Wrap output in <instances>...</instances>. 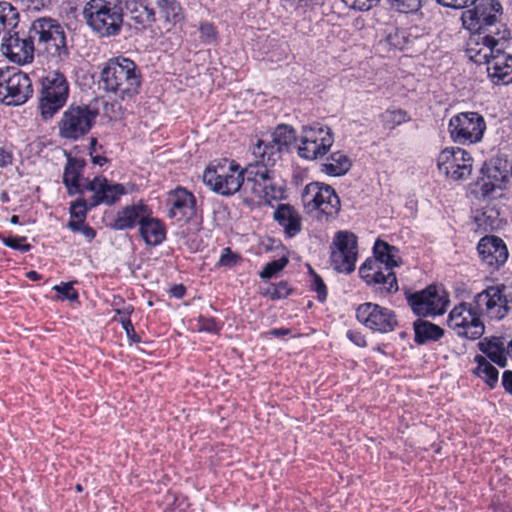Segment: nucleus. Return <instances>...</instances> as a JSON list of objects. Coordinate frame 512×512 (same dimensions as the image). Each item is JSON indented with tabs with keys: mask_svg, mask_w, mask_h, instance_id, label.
<instances>
[{
	"mask_svg": "<svg viewBox=\"0 0 512 512\" xmlns=\"http://www.w3.org/2000/svg\"><path fill=\"white\" fill-rule=\"evenodd\" d=\"M508 301L500 286H490L475 295L472 302H461L449 312L447 324L455 334L467 340H478L485 333L481 319L487 315L490 319L500 320L508 313Z\"/></svg>",
	"mask_w": 512,
	"mask_h": 512,
	"instance_id": "f257e3e1",
	"label": "nucleus"
},
{
	"mask_svg": "<svg viewBox=\"0 0 512 512\" xmlns=\"http://www.w3.org/2000/svg\"><path fill=\"white\" fill-rule=\"evenodd\" d=\"M100 83L107 93H112L122 101L131 100L140 90L142 74L137 64L130 58L118 56L104 63L100 73Z\"/></svg>",
	"mask_w": 512,
	"mask_h": 512,
	"instance_id": "f03ea898",
	"label": "nucleus"
},
{
	"mask_svg": "<svg viewBox=\"0 0 512 512\" xmlns=\"http://www.w3.org/2000/svg\"><path fill=\"white\" fill-rule=\"evenodd\" d=\"M498 41L492 35L471 34L466 44L467 57L477 65L488 64V72L496 84L512 83L511 55L496 49Z\"/></svg>",
	"mask_w": 512,
	"mask_h": 512,
	"instance_id": "7ed1b4c3",
	"label": "nucleus"
},
{
	"mask_svg": "<svg viewBox=\"0 0 512 512\" xmlns=\"http://www.w3.org/2000/svg\"><path fill=\"white\" fill-rule=\"evenodd\" d=\"M275 164H268L265 159L254 158L244 167L243 192L250 194L253 200L272 206L273 201L286 198L283 185L274 177L271 169Z\"/></svg>",
	"mask_w": 512,
	"mask_h": 512,
	"instance_id": "20e7f679",
	"label": "nucleus"
},
{
	"mask_svg": "<svg viewBox=\"0 0 512 512\" xmlns=\"http://www.w3.org/2000/svg\"><path fill=\"white\" fill-rule=\"evenodd\" d=\"M29 34L38 53L60 60L69 56L66 32L57 20L50 17L37 18L29 27Z\"/></svg>",
	"mask_w": 512,
	"mask_h": 512,
	"instance_id": "39448f33",
	"label": "nucleus"
},
{
	"mask_svg": "<svg viewBox=\"0 0 512 512\" xmlns=\"http://www.w3.org/2000/svg\"><path fill=\"white\" fill-rule=\"evenodd\" d=\"M203 183L213 192L232 196L243 190L244 168L228 158L211 161L203 172Z\"/></svg>",
	"mask_w": 512,
	"mask_h": 512,
	"instance_id": "423d86ee",
	"label": "nucleus"
},
{
	"mask_svg": "<svg viewBox=\"0 0 512 512\" xmlns=\"http://www.w3.org/2000/svg\"><path fill=\"white\" fill-rule=\"evenodd\" d=\"M83 16L93 31L102 37L118 35L123 23L121 6L106 0H90L83 9Z\"/></svg>",
	"mask_w": 512,
	"mask_h": 512,
	"instance_id": "0eeeda50",
	"label": "nucleus"
},
{
	"mask_svg": "<svg viewBox=\"0 0 512 512\" xmlns=\"http://www.w3.org/2000/svg\"><path fill=\"white\" fill-rule=\"evenodd\" d=\"M512 164L505 154H497L486 161L481 169V177L472 185V193L477 198H494L497 190H502L509 182Z\"/></svg>",
	"mask_w": 512,
	"mask_h": 512,
	"instance_id": "6e6552de",
	"label": "nucleus"
},
{
	"mask_svg": "<svg viewBox=\"0 0 512 512\" xmlns=\"http://www.w3.org/2000/svg\"><path fill=\"white\" fill-rule=\"evenodd\" d=\"M403 294L413 314L420 318L443 315L450 303L449 294L434 284L418 291L405 288Z\"/></svg>",
	"mask_w": 512,
	"mask_h": 512,
	"instance_id": "1a4fd4ad",
	"label": "nucleus"
},
{
	"mask_svg": "<svg viewBox=\"0 0 512 512\" xmlns=\"http://www.w3.org/2000/svg\"><path fill=\"white\" fill-rule=\"evenodd\" d=\"M69 96V83L59 71L48 72L41 80L39 110L43 120L51 119L66 104Z\"/></svg>",
	"mask_w": 512,
	"mask_h": 512,
	"instance_id": "9d476101",
	"label": "nucleus"
},
{
	"mask_svg": "<svg viewBox=\"0 0 512 512\" xmlns=\"http://www.w3.org/2000/svg\"><path fill=\"white\" fill-rule=\"evenodd\" d=\"M333 143L334 134L332 129L327 125L315 122L303 127L297 153L302 159L318 160L329 152Z\"/></svg>",
	"mask_w": 512,
	"mask_h": 512,
	"instance_id": "9b49d317",
	"label": "nucleus"
},
{
	"mask_svg": "<svg viewBox=\"0 0 512 512\" xmlns=\"http://www.w3.org/2000/svg\"><path fill=\"white\" fill-rule=\"evenodd\" d=\"M30 77L14 67L0 69V101L9 106H19L32 97Z\"/></svg>",
	"mask_w": 512,
	"mask_h": 512,
	"instance_id": "f8f14e48",
	"label": "nucleus"
},
{
	"mask_svg": "<svg viewBox=\"0 0 512 512\" xmlns=\"http://www.w3.org/2000/svg\"><path fill=\"white\" fill-rule=\"evenodd\" d=\"M360 279L367 288L379 298H386L398 292L399 285L396 273L383 266L377 260H365L358 270Z\"/></svg>",
	"mask_w": 512,
	"mask_h": 512,
	"instance_id": "ddd939ff",
	"label": "nucleus"
},
{
	"mask_svg": "<svg viewBox=\"0 0 512 512\" xmlns=\"http://www.w3.org/2000/svg\"><path fill=\"white\" fill-rule=\"evenodd\" d=\"M97 117V112L87 105H71L63 113L59 123V136L62 139L77 141L89 133Z\"/></svg>",
	"mask_w": 512,
	"mask_h": 512,
	"instance_id": "4468645a",
	"label": "nucleus"
},
{
	"mask_svg": "<svg viewBox=\"0 0 512 512\" xmlns=\"http://www.w3.org/2000/svg\"><path fill=\"white\" fill-rule=\"evenodd\" d=\"M486 130L483 116L477 112H461L452 116L448 123V132L454 143L475 144L482 140Z\"/></svg>",
	"mask_w": 512,
	"mask_h": 512,
	"instance_id": "2eb2a0df",
	"label": "nucleus"
},
{
	"mask_svg": "<svg viewBox=\"0 0 512 512\" xmlns=\"http://www.w3.org/2000/svg\"><path fill=\"white\" fill-rule=\"evenodd\" d=\"M355 316L359 323L373 333L387 334L395 331L399 326L394 310L373 302L358 305Z\"/></svg>",
	"mask_w": 512,
	"mask_h": 512,
	"instance_id": "dca6fc26",
	"label": "nucleus"
},
{
	"mask_svg": "<svg viewBox=\"0 0 512 512\" xmlns=\"http://www.w3.org/2000/svg\"><path fill=\"white\" fill-rule=\"evenodd\" d=\"M296 141L295 129L287 124H279L271 133V140H258L252 147L254 158L265 159L268 164H276Z\"/></svg>",
	"mask_w": 512,
	"mask_h": 512,
	"instance_id": "f3484780",
	"label": "nucleus"
},
{
	"mask_svg": "<svg viewBox=\"0 0 512 512\" xmlns=\"http://www.w3.org/2000/svg\"><path fill=\"white\" fill-rule=\"evenodd\" d=\"M358 258V239L350 231H338L335 233L331 244V264L333 268L345 274L355 270Z\"/></svg>",
	"mask_w": 512,
	"mask_h": 512,
	"instance_id": "a211bd4d",
	"label": "nucleus"
},
{
	"mask_svg": "<svg viewBox=\"0 0 512 512\" xmlns=\"http://www.w3.org/2000/svg\"><path fill=\"white\" fill-rule=\"evenodd\" d=\"M473 159L460 147H446L437 157V168L441 174L452 181L466 180L472 172Z\"/></svg>",
	"mask_w": 512,
	"mask_h": 512,
	"instance_id": "6ab92c4d",
	"label": "nucleus"
},
{
	"mask_svg": "<svg viewBox=\"0 0 512 512\" xmlns=\"http://www.w3.org/2000/svg\"><path fill=\"white\" fill-rule=\"evenodd\" d=\"M305 206L320 211L326 217H335L340 211L341 203L335 190L328 184L311 182L302 192Z\"/></svg>",
	"mask_w": 512,
	"mask_h": 512,
	"instance_id": "aec40b11",
	"label": "nucleus"
},
{
	"mask_svg": "<svg viewBox=\"0 0 512 512\" xmlns=\"http://www.w3.org/2000/svg\"><path fill=\"white\" fill-rule=\"evenodd\" d=\"M11 30L4 32L0 46L2 54L17 64L32 62L36 50L30 39L29 31L27 35L20 36L18 32L12 34Z\"/></svg>",
	"mask_w": 512,
	"mask_h": 512,
	"instance_id": "412c9836",
	"label": "nucleus"
},
{
	"mask_svg": "<svg viewBox=\"0 0 512 512\" xmlns=\"http://www.w3.org/2000/svg\"><path fill=\"white\" fill-rule=\"evenodd\" d=\"M86 191L93 193L90 197V207L101 204L114 205L120 200L121 196L127 194L123 184L111 182L102 175L95 176L91 181H87Z\"/></svg>",
	"mask_w": 512,
	"mask_h": 512,
	"instance_id": "4be33fe9",
	"label": "nucleus"
},
{
	"mask_svg": "<svg viewBox=\"0 0 512 512\" xmlns=\"http://www.w3.org/2000/svg\"><path fill=\"white\" fill-rule=\"evenodd\" d=\"M168 217L175 222H189L196 215V198L186 188L177 187L167 195Z\"/></svg>",
	"mask_w": 512,
	"mask_h": 512,
	"instance_id": "5701e85b",
	"label": "nucleus"
},
{
	"mask_svg": "<svg viewBox=\"0 0 512 512\" xmlns=\"http://www.w3.org/2000/svg\"><path fill=\"white\" fill-rule=\"evenodd\" d=\"M477 251L482 263L491 269H498L509 256L505 242L493 235L482 237L478 242Z\"/></svg>",
	"mask_w": 512,
	"mask_h": 512,
	"instance_id": "b1692460",
	"label": "nucleus"
},
{
	"mask_svg": "<svg viewBox=\"0 0 512 512\" xmlns=\"http://www.w3.org/2000/svg\"><path fill=\"white\" fill-rule=\"evenodd\" d=\"M86 161L81 158L68 155L63 172V184L70 196L84 195L86 192L88 178L83 177Z\"/></svg>",
	"mask_w": 512,
	"mask_h": 512,
	"instance_id": "393cba45",
	"label": "nucleus"
},
{
	"mask_svg": "<svg viewBox=\"0 0 512 512\" xmlns=\"http://www.w3.org/2000/svg\"><path fill=\"white\" fill-rule=\"evenodd\" d=\"M149 209L142 201L127 205L117 212L111 227L119 231L132 230L140 226Z\"/></svg>",
	"mask_w": 512,
	"mask_h": 512,
	"instance_id": "a878e982",
	"label": "nucleus"
},
{
	"mask_svg": "<svg viewBox=\"0 0 512 512\" xmlns=\"http://www.w3.org/2000/svg\"><path fill=\"white\" fill-rule=\"evenodd\" d=\"M273 219L284 229L285 234L290 238L295 237L302 229V217L299 211L291 204H279L273 213Z\"/></svg>",
	"mask_w": 512,
	"mask_h": 512,
	"instance_id": "bb28decb",
	"label": "nucleus"
},
{
	"mask_svg": "<svg viewBox=\"0 0 512 512\" xmlns=\"http://www.w3.org/2000/svg\"><path fill=\"white\" fill-rule=\"evenodd\" d=\"M122 9L135 24L143 28L150 27L156 22V13L149 0H123Z\"/></svg>",
	"mask_w": 512,
	"mask_h": 512,
	"instance_id": "cd10ccee",
	"label": "nucleus"
},
{
	"mask_svg": "<svg viewBox=\"0 0 512 512\" xmlns=\"http://www.w3.org/2000/svg\"><path fill=\"white\" fill-rule=\"evenodd\" d=\"M139 234L150 246H158L166 239V228L161 220L152 217L151 209L139 226Z\"/></svg>",
	"mask_w": 512,
	"mask_h": 512,
	"instance_id": "c85d7f7f",
	"label": "nucleus"
},
{
	"mask_svg": "<svg viewBox=\"0 0 512 512\" xmlns=\"http://www.w3.org/2000/svg\"><path fill=\"white\" fill-rule=\"evenodd\" d=\"M398 252L397 247L390 245L386 241L377 239L373 246V257H368L366 260H377L380 267L383 268L384 266L394 271V268L399 267L402 263Z\"/></svg>",
	"mask_w": 512,
	"mask_h": 512,
	"instance_id": "c756f323",
	"label": "nucleus"
},
{
	"mask_svg": "<svg viewBox=\"0 0 512 512\" xmlns=\"http://www.w3.org/2000/svg\"><path fill=\"white\" fill-rule=\"evenodd\" d=\"M413 330L414 342L417 345L437 342L445 334L442 327L420 317L413 322Z\"/></svg>",
	"mask_w": 512,
	"mask_h": 512,
	"instance_id": "7c9ffc66",
	"label": "nucleus"
},
{
	"mask_svg": "<svg viewBox=\"0 0 512 512\" xmlns=\"http://www.w3.org/2000/svg\"><path fill=\"white\" fill-rule=\"evenodd\" d=\"M479 350L490 359L491 362L500 367L507 364V352L504 343L499 337L483 338L478 342Z\"/></svg>",
	"mask_w": 512,
	"mask_h": 512,
	"instance_id": "2f4dec72",
	"label": "nucleus"
},
{
	"mask_svg": "<svg viewBox=\"0 0 512 512\" xmlns=\"http://www.w3.org/2000/svg\"><path fill=\"white\" fill-rule=\"evenodd\" d=\"M352 162L342 151L331 153L321 164V172L333 177L345 175L351 168Z\"/></svg>",
	"mask_w": 512,
	"mask_h": 512,
	"instance_id": "473e14b6",
	"label": "nucleus"
},
{
	"mask_svg": "<svg viewBox=\"0 0 512 512\" xmlns=\"http://www.w3.org/2000/svg\"><path fill=\"white\" fill-rule=\"evenodd\" d=\"M156 6L166 23L175 25L184 20L183 8L177 0H156Z\"/></svg>",
	"mask_w": 512,
	"mask_h": 512,
	"instance_id": "72a5a7b5",
	"label": "nucleus"
},
{
	"mask_svg": "<svg viewBox=\"0 0 512 512\" xmlns=\"http://www.w3.org/2000/svg\"><path fill=\"white\" fill-rule=\"evenodd\" d=\"M474 362L477 366L473 370V374L481 378L487 385L493 388L498 382L499 372L485 356L476 355Z\"/></svg>",
	"mask_w": 512,
	"mask_h": 512,
	"instance_id": "f704fd0d",
	"label": "nucleus"
},
{
	"mask_svg": "<svg viewBox=\"0 0 512 512\" xmlns=\"http://www.w3.org/2000/svg\"><path fill=\"white\" fill-rule=\"evenodd\" d=\"M474 222L477 229L487 232L497 229L500 225L498 213L494 209L486 208L482 211H477L474 216Z\"/></svg>",
	"mask_w": 512,
	"mask_h": 512,
	"instance_id": "c9c22d12",
	"label": "nucleus"
},
{
	"mask_svg": "<svg viewBox=\"0 0 512 512\" xmlns=\"http://www.w3.org/2000/svg\"><path fill=\"white\" fill-rule=\"evenodd\" d=\"M293 293L294 289L286 280H281L278 283H270L267 287L262 288L260 291L262 296L268 297L273 301L286 299Z\"/></svg>",
	"mask_w": 512,
	"mask_h": 512,
	"instance_id": "e433bc0d",
	"label": "nucleus"
},
{
	"mask_svg": "<svg viewBox=\"0 0 512 512\" xmlns=\"http://www.w3.org/2000/svg\"><path fill=\"white\" fill-rule=\"evenodd\" d=\"M380 120L385 128L393 130L397 126L409 122L411 117L403 109H386L380 115Z\"/></svg>",
	"mask_w": 512,
	"mask_h": 512,
	"instance_id": "4c0bfd02",
	"label": "nucleus"
},
{
	"mask_svg": "<svg viewBox=\"0 0 512 512\" xmlns=\"http://www.w3.org/2000/svg\"><path fill=\"white\" fill-rule=\"evenodd\" d=\"M308 274L311 278L310 290L317 294V300L319 302L324 303L328 296L326 284L322 277L310 265H308Z\"/></svg>",
	"mask_w": 512,
	"mask_h": 512,
	"instance_id": "58836bf2",
	"label": "nucleus"
},
{
	"mask_svg": "<svg viewBox=\"0 0 512 512\" xmlns=\"http://www.w3.org/2000/svg\"><path fill=\"white\" fill-rule=\"evenodd\" d=\"M461 20L463 27L469 30L471 34L481 33L480 9L478 7L463 11Z\"/></svg>",
	"mask_w": 512,
	"mask_h": 512,
	"instance_id": "ea45409f",
	"label": "nucleus"
},
{
	"mask_svg": "<svg viewBox=\"0 0 512 512\" xmlns=\"http://www.w3.org/2000/svg\"><path fill=\"white\" fill-rule=\"evenodd\" d=\"M197 323V331L198 332H206L210 334H219L223 328V323L217 320L214 317H207L204 315H199L196 318Z\"/></svg>",
	"mask_w": 512,
	"mask_h": 512,
	"instance_id": "a19ab883",
	"label": "nucleus"
},
{
	"mask_svg": "<svg viewBox=\"0 0 512 512\" xmlns=\"http://www.w3.org/2000/svg\"><path fill=\"white\" fill-rule=\"evenodd\" d=\"M289 263L287 256L268 262L259 272V277L263 280L270 279L281 272Z\"/></svg>",
	"mask_w": 512,
	"mask_h": 512,
	"instance_id": "79ce46f5",
	"label": "nucleus"
},
{
	"mask_svg": "<svg viewBox=\"0 0 512 512\" xmlns=\"http://www.w3.org/2000/svg\"><path fill=\"white\" fill-rule=\"evenodd\" d=\"M499 18L495 13H491L487 8H482L480 10V26H481V36L483 35H491L492 33L498 34V31H493L491 28L495 26L498 22Z\"/></svg>",
	"mask_w": 512,
	"mask_h": 512,
	"instance_id": "37998d69",
	"label": "nucleus"
},
{
	"mask_svg": "<svg viewBox=\"0 0 512 512\" xmlns=\"http://www.w3.org/2000/svg\"><path fill=\"white\" fill-rule=\"evenodd\" d=\"M0 239L6 247L20 251L22 253L29 252L32 249V246L30 244L24 243L27 240L25 236L5 237L0 235Z\"/></svg>",
	"mask_w": 512,
	"mask_h": 512,
	"instance_id": "c03bdc74",
	"label": "nucleus"
},
{
	"mask_svg": "<svg viewBox=\"0 0 512 512\" xmlns=\"http://www.w3.org/2000/svg\"><path fill=\"white\" fill-rule=\"evenodd\" d=\"M91 208L92 207H90V198L88 200H85L84 198L80 197L77 200L71 202L70 217L71 219L85 220L87 210Z\"/></svg>",
	"mask_w": 512,
	"mask_h": 512,
	"instance_id": "a18cd8bd",
	"label": "nucleus"
},
{
	"mask_svg": "<svg viewBox=\"0 0 512 512\" xmlns=\"http://www.w3.org/2000/svg\"><path fill=\"white\" fill-rule=\"evenodd\" d=\"M388 2L400 13H413L421 8L420 0H388Z\"/></svg>",
	"mask_w": 512,
	"mask_h": 512,
	"instance_id": "49530a36",
	"label": "nucleus"
},
{
	"mask_svg": "<svg viewBox=\"0 0 512 512\" xmlns=\"http://www.w3.org/2000/svg\"><path fill=\"white\" fill-rule=\"evenodd\" d=\"M240 256L233 252L229 247L222 250L219 260L216 264L217 267L232 268L239 261Z\"/></svg>",
	"mask_w": 512,
	"mask_h": 512,
	"instance_id": "de8ad7c7",
	"label": "nucleus"
},
{
	"mask_svg": "<svg viewBox=\"0 0 512 512\" xmlns=\"http://www.w3.org/2000/svg\"><path fill=\"white\" fill-rule=\"evenodd\" d=\"M199 32L202 43L209 45L216 41L217 30L212 23H201L199 27Z\"/></svg>",
	"mask_w": 512,
	"mask_h": 512,
	"instance_id": "09e8293b",
	"label": "nucleus"
},
{
	"mask_svg": "<svg viewBox=\"0 0 512 512\" xmlns=\"http://www.w3.org/2000/svg\"><path fill=\"white\" fill-rule=\"evenodd\" d=\"M53 289L58 293L61 299L76 301L79 297L78 292L73 288L70 282H62L59 285H55Z\"/></svg>",
	"mask_w": 512,
	"mask_h": 512,
	"instance_id": "8fccbe9b",
	"label": "nucleus"
},
{
	"mask_svg": "<svg viewBox=\"0 0 512 512\" xmlns=\"http://www.w3.org/2000/svg\"><path fill=\"white\" fill-rule=\"evenodd\" d=\"M344 4L353 10L357 11H369L376 7L381 0H342Z\"/></svg>",
	"mask_w": 512,
	"mask_h": 512,
	"instance_id": "3c124183",
	"label": "nucleus"
},
{
	"mask_svg": "<svg viewBox=\"0 0 512 512\" xmlns=\"http://www.w3.org/2000/svg\"><path fill=\"white\" fill-rule=\"evenodd\" d=\"M346 337L356 346L364 348L367 346V341L365 335L359 331L350 329L346 333Z\"/></svg>",
	"mask_w": 512,
	"mask_h": 512,
	"instance_id": "603ef678",
	"label": "nucleus"
},
{
	"mask_svg": "<svg viewBox=\"0 0 512 512\" xmlns=\"http://www.w3.org/2000/svg\"><path fill=\"white\" fill-rule=\"evenodd\" d=\"M134 308L132 305H124L121 309H117L116 312L120 316V323L122 326L131 327V319L130 315L133 312Z\"/></svg>",
	"mask_w": 512,
	"mask_h": 512,
	"instance_id": "864d4df0",
	"label": "nucleus"
},
{
	"mask_svg": "<svg viewBox=\"0 0 512 512\" xmlns=\"http://www.w3.org/2000/svg\"><path fill=\"white\" fill-rule=\"evenodd\" d=\"M290 334H291L290 329L282 327V328H273L267 332H264V333H262V336L265 338H268V337L279 338V337H284V336H287Z\"/></svg>",
	"mask_w": 512,
	"mask_h": 512,
	"instance_id": "5fc2aeb1",
	"label": "nucleus"
},
{
	"mask_svg": "<svg viewBox=\"0 0 512 512\" xmlns=\"http://www.w3.org/2000/svg\"><path fill=\"white\" fill-rule=\"evenodd\" d=\"M478 0H448L446 7L453 9H463L474 5Z\"/></svg>",
	"mask_w": 512,
	"mask_h": 512,
	"instance_id": "6e6d98bb",
	"label": "nucleus"
},
{
	"mask_svg": "<svg viewBox=\"0 0 512 512\" xmlns=\"http://www.w3.org/2000/svg\"><path fill=\"white\" fill-rule=\"evenodd\" d=\"M13 154L4 147H0V168L12 164Z\"/></svg>",
	"mask_w": 512,
	"mask_h": 512,
	"instance_id": "4d7b16f0",
	"label": "nucleus"
},
{
	"mask_svg": "<svg viewBox=\"0 0 512 512\" xmlns=\"http://www.w3.org/2000/svg\"><path fill=\"white\" fill-rule=\"evenodd\" d=\"M502 384L506 392L512 394V370H506L503 373Z\"/></svg>",
	"mask_w": 512,
	"mask_h": 512,
	"instance_id": "13d9d810",
	"label": "nucleus"
},
{
	"mask_svg": "<svg viewBox=\"0 0 512 512\" xmlns=\"http://www.w3.org/2000/svg\"><path fill=\"white\" fill-rule=\"evenodd\" d=\"M484 8H487L491 13H495L498 18L502 15V5L498 0H489L488 5Z\"/></svg>",
	"mask_w": 512,
	"mask_h": 512,
	"instance_id": "bf43d9fd",
	"label": "nucleus"
},
{
	"mask_svg": "<svg viewBox=\"0 0 512 512\" xmlns=\"http://www.w3.org/2000/svg\"><path fill=\"white\" fill-rule=\"evenodd\" d=\"M185 293L186 288L183 284H176L170 289V294L177 299L183 298Z\"/></svg>",
	"mask_w": 512,
	"mask_h": 512,
	"instance_id": "052dcab7",
	"label": "nucleus"
},
{
	"mask_svg": "<svg viewBox=\"0 0 512 512\" xmlns=\"http://www.w3.org/2000/svg\"><path fill=\"white\" fill-rule=\"evenodd\" d=\"M84 225H85V220L71 219L68 222L67 227L73 232H80L81 229L84 227Z\"/></svg>",
	"mask_w": 512,
	"mask_h": 512,
	"instance_id": "680f3d73",
	"label": "nucleus"
},
{
	"mask_svg": "<svg viewBox=\"0 0 512 512\" xmlns=\"http://www.w3.org/2000/svg\"><path fill=\"white\" fill-rule=\"evenodd\" d=\"M80 233L90 242L92 241L95 236L96 232L95 230L90 227L89 225L85 224L84 227L81 229Z\"/></svg>",
	"mask_w": 512,
	"mask_h": 512,
	"instance_id": "e2e57ef3",
	"label": "nucleus"
},
{
	"mask_svg": "<svg viewBox=\"0 0 512 512\" xmlns=\"http://www.w3.org/2000/svg\"><path fill=\"white\" fill-rule=\"evenodd\" d=\"M122 327L125 330L127 336L129 338H131L134 342H139L140 341L139 336H137L136 333H135V330H134V327H133L132 323H131V327H129V326H122Z\"/></svg>",
	"mask_w": 512,
	"mask_h": 512,
	"instance_id": "0e129e2a",
	"label": "nucleus"
},
{
	"mask_svg": "<svg viewBox=\"0 0 512 512\" xmlns=\"http://www.w3.org/2000/svg\"><path fill=\"white\" fill-rule=\"evenodd\" d=\"M91 160H92L93 164L99 165V166H103L104 164H106L108 162V159L105 156L94 155V154L91 156Z\"/></svg>",
	"mask_w": 512,
	"mask_h": 512,
	"instance_id": "69168bd1",
	"label": "nucleus"
},
{
	"mask_svg": "<svg viewBox=\"0 0 512 512\" xmlns=\"http://www.w3.org/2000/svg\"><path fill=\"white\" fill-rule=\"evenodd\" d=\"M26 277L31 281H38L42 279V275L37 271L31 270L26 273Z\"/></svg>",
	"mask_w": 512,
	"mask_h": 512,
	"instance_id": "338daca9",
	"label": "nucleus"
},
{
	"mask_svg": "<svg viewBox=\"0 0 512 512\" xmlns=\"http://www.w3.org/2000/svg\"><path fill=\"white\" fill-rule=\"evenodd\" d=\"M97 139L95 137L90 138L89 143V154L92 156L96 152Z\"/></svg>",
	"mask_w": 512,
	"mask_h": 512,
	"instance_id": "774afa93",
	"label": "nucleus"
}]
</instances>
